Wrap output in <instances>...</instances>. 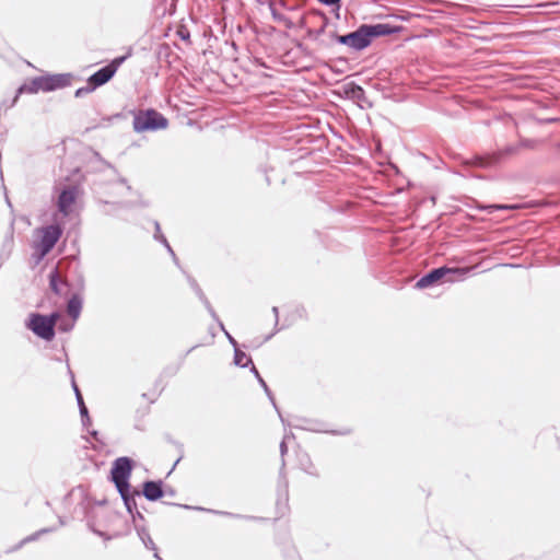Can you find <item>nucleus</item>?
Returning a JSON list of instances; mask_svg holds the SVG:
<instances>
[{
	"mask_svg": "<svg viewBox=\"0 0 560 560\" xmlns=\"http://www.w3.org/2000/svg\"><path fill=\"white\" fill-rule=\"evenodd\" d=\"M401 25L390 23H362L354 31L342 34L340 45L347 46L353 51L366 49L374 39L400 33Z\"/></svg>",
	"mask_w": 560,
	"mask_h": 560,
	"instance_id": "1",
	"label": "nucleus"
},
{
	"mask_svg": "<svg viewBox=\"0 0 560 560\" xmlns=\"http://www.w3.org/2000/svg\"><path fill=\"white\" fill-rule=\"evenodd\" d=\"M136 466L135 459L129 456L117 457L109 470L108 479L112 481L119 493L122 502L130 505L129 494L139 491L130 482L132 470Z\"/></svg>",
	"mask_w": 560,
	"mask_h": 560,
	"instance_id": "2",
	"label": "nucleus"
},
{
	"mask_svg": "<svg viewBox=\"0 0 560 560\" xmlns=\"http://www.w3.org/2000/svg\"><path fill=\"white\" fill-rule=\"evenodd\" d=\"M128 113L132 116V129L136 133L165 130L170 124L165 115L152 107L130 108Z\"/></svg>",
	"mask_w": 560,
	"mask_h": 560,
	"instance_id": "3",
	"label": "nucleus"
},
{
	"mask_svg": "<svg viewBox=\"0 0 560 560\" xmlns=\"http://www.w3.org/2000/svg\"><path fill=\"white\" fill-rule=\"evenodd\" d=\"M468 270L465 267H448L446 265L430 269L421 276L415 288L419 290L433 288L444 282H453L455 279L463 280L467 276Z\"/></svg>",
	"mask_w": 560,
	"mask_h": 560,
	"instance_id": "4",
	"label": "nucleus"
},
{
	"mask_svg": "<svg viewBox=\"0 0 560 560\" xmlns=\"http://www.w3.org/2000/svg\"><path fill=\"white\" fill-rule=\"evenodd\" d=\"M106 168L110 170L115 175L118 173L117 168L110 162L103 159L100 152L88 148L84 170L75 167L71 176L80 182H88L89 174L101 173Z\"/></svg>",
	"mask_w": 560,
	"mask_h": 560,
	"instance_id": "5",
	"label": "nucleus"
},
{
	"mask_svg": "<svg viewBox=\"0 0 560 560\" xmlns=\"http://www.w3.org/2000/svg\"><path fill=\"white\" fill-rule=\"evenodd\" d=\"M520 153L521 149L518 143H509L495 151L476 155L474 158V163L480 168H491L501 165Z\"/></svg>",
	"mask_w": 560,
	"mask_h": 560,
	"instance_id": "6",
	"label": "nucleus"
},
{
	"mask_svg": "<svg viewBox=\"0 0 560 560\" xmlns=\"http://www.w3.org/2000/svg\"><path fill=\"white\" fill-rule=\"evenodd\" d=\"M24 324L36 337L45 341H52L56 336V329L52 328L50 320H46L44 314L37 312L30 313Z\"/></svg>",
	"mask_w": 560,
	"mask_h": 560,
	"instance_id": "7",
	"label": "nucleus"
},
{
	"mask_svg": "<svg viewBox=\"0 0 560 560\" xmlns=\"http://www.w3.org/2000/svg\"><path fill=\"white\" fill-rule=\"evenodd\" d=\"M74 183L62 187L58 195L57 207L63 217H69L73 212L79 196L83 192L81 182L73 178Z\"/></svg>",
	"mask_w": 560,
	"mask_h": 560,
	"instance_id": "8",
	"label": "nucleus"
},
{
	"mask_svg": "<svg viewBox=\"0 0 560 560\" xmlns=\"http://www.w3.org/2000/svg\"><path fill=\"white\" fill-rule=\"evenodd\" d=\"M35 232L38 234V238L34 244L50 253L62 236L63 225L62 223L54 222L36 229Z\"/></svg>",
	"mask_w": 560,
	"mask_h": 560,
	"instance_id": "9",
	"label": "nucleus"
},
{
	"mask_svg": "<svg viewBox=\"0 0 560 560\" xmlns=\"http://www.w3.org/2000/svg\"><path fill=\"white\" fill-rule=\"evenodd\" d=\"M296 423L291 424L295 429L312 431V432H323L331 435H349L352 433L350 428H343L341 430H328L326 428L325 422L316 419H307V418H296Z\"/></svg>",
	"mask_w": 560,
	"mask_h": 560,
	"instance_id": "10",
	"label": "nucleus"
},
{
	"mask_svg": "<svg viewBox=\"0 0 560 560\" xmlns=\"http://www.w3.org/2000/svg\"><path fill=\"white\" fill-rule=\"evenodd\" d=\"M165 482L162 479H145L141 483L139 498L144 497L150 502H156L165 497Z\"/></svg>",
	"mask_w": 560,
	"mask_h": 560,
	"instance_id": "11",
	"label": "nucleus"
},
{
	"mask_svg": "<svg viewBox=\"0 0 560 560\" xmlns=\"http://www.w3.org/2000/svg\"><path fill=\"white\" fill-rule=\"evenodd\" d=\"M45 75V84H46V93L54 92L57 90H62L72 84V80L74 78L73 73H50L44 72Z\"/></svg>",
	"mask_w": 560,
	"mask_h": 560,
	"instance_id": "12",
	"label": "nucleus"
},
{
	"mask_svg": "<svg viewBox=\"0 0 560 560\" xmlns=\"http://www.w3.org/2000/svg\"><path fill=\"white\" fill-rule=\"evenodd\" d=\"M163 503L164 504H168V505H173V506H177V508H182V509H185V510L202 511V512H208V513H212V514H217V515H221V516H226V517H233V518H237V520H249V521H261V520H264L262 517L236 514V513L226 512V511H218V510H212V509H206V508H202V506H194V505L173 503V502H163Z\"/></svg>",
	"mask_w": 560,
	"mask_h": 560,
	"instance_id": "13",
	"label": "nucleus"
},
{
	"mask_svg": "<svg viewBox=\"0 0 560 560\" xmlns=\"http://www.w3.org/2000/svg\"><path fill=\"white\" fill-rule=\"evenodd\" d=\"M343 94L347 98L362 104H369L365 90L354 81H350L342 86Z\"/></svg>",
	"mask_w": 560,
	"mask_h": 560,
	"instance_id": "14",
	"label": "nucleus"
},
{
	"mask_svg": "<svg viewBox=\"0 0 560 560\" xmlns=\"http://www.w3.org/2000/svg\"><path fill=\"white\" fill-rule=\"evenodd\" d=\"M330 25V20L326 14H322V25L314 28H306V38L317 42L320 46L330 47V43L322 39L320 36L326 33V28Z\"/></svg>",
	"mask_w": 560,
	"mask_h": 560,
	"instance_id": "15",
	"label": "nucleus"
},
{
	"mask_svg": "<svg viewBox=\"0 0 560 560\" xmlns=\"http://www.w3.org/2000/svg\"><path fill=\"white\" fill-rule=\"evenodd\" d=\"M115 73L105 65L98 70H96L94 73H92L88 80L91 82V84L98 89L109 82L114 78Z\"/></svg>",
	"mask_w": 560,
	"mask_h": 560,
	"instance_id": "16",
	"label": "nucleus"
},
{
	"mask_svg": "<svg viewBox=\"0 0 560 560\" xmlns=\"http://www.w3.org/2000/svg\"><path fill=\"white\" fill-rule=\"evenodd\" d=\"M68 313L73 322H77L83 308V295L80 292H73L67 301Z\"/></svg>",
	"mask_w": 560,
	"mask_h": 560,
	"instance_id": "17",
	"label": "nucleus"
},
{
	"mask_svg": "<svg viewBox=\"0 0 560 560\" xmlns=\"http://www.w3.org/2000/svg\"><path fill=\"white\" fill-rule=\"evenodd\" d=\"M250 373L254 375V377L257 380L258 384L261 386V388L264 389L266 396L268 397V399L270 400L271 405L273 406V408L276 409V411L278 412L280 419H281V422L285 425V421L277 406V402H276V398L271 392V389L269 388L268 384L266 383V381L264 380V377L260 375L259 371L257 370V368L252 364V368H250Z\"/></svg>",
	"mask_w": 560,
	"mask_h": 560,
	"instance_id": "18",
	"label": "nucleus"
},
{
	"mask_svg": "<svg viewBox=\"0 0 560 560\" xmlns=\"http://www.w3.org/2000/svg\"><path fill=\"white\" fill-rule=\"evenodd\" d=\"M135 529L137 532V535H138L139 539L144 545V547L147 549L153 551V557L154 558H159V549H158L155 542L153 541V539H152L148 528L145 526H142V525H135Z\"/></svg>",
	"mask_w": 560,
	"mask_h": 560,
	"instance_id": "19",
	"label": "nucleus"
},
{
	"mask_svg": "<svg viewBox=\"0 0 560 560\" xmlns=\"http://www.w3.org/2000/svg\"><path fill=\"white\" fill-rule=\"evenodd\" d=\"M23 94H36L34 85H32V78H28L21 83L14 92L8 107H14Z\"/></svg>",
	"mask_w": 560,
	"mask_h": 560,
	"instance_id": "20",
	"label": "nucleus"
},
{
	"mask_svg": "<svg viewBox=\"0 0 560 560\" xmlns=\"http://www.w3.org/2000/svg\"><path fill=\"white\" fill-rule=\"evenodd\" d=\"M137 498H139V491L137 492H133L131 494H129V499H130V506L129 504H127L126 502H124V505L126 508V511L128 512V514L131 516L132 518V522L136 524L137 521H144V515L142 514L141 511H139L138 509V504H137Z\"/></svg>",
	"mask_w": 560,
	"mask_h": 560,
	"instance_id": "21",
	"label": "nucleus"
},
{
	"mask_svg": "<svg viewBox=\"0 0 560 560\" xmlns=\"http://www.w3.org/2000/svg\"><path fill=\"white\" fill-rule=\"evenodd\" d=\"M153 237H154L155 241L160 242L166 248V250L172 256L173 261L175 262V265L179 266L178 258H177L175 252L173 250L172 246L170 245L167 238L162 233L161 225H160V223L158 221H154V234H153Z\"/></svg>",
	"mask_w": 560,
	"mask_h": 560,
	"instance_id": "22",
	"label": "nucleus"
},
{
	"mask_svg": "<svg viewBox=\"0 0 560 560\" xmlns=\"http://www.w3.org/2000/svg\"><path fill=\"white\" fill-rule=\"evenodd\" d=\"M56 530V527H45V528H42L28 536H26L25 538H23L16 546H14L10 551H16L19 549H21L24 545L28 544V542H33V541H36L37 539H39L40 536L45 535V534H48V533H52Z\"/></svg>",
	"mask_w": 560,
	"mask_h": 560,
	"instance_id": "23",
	"label": "nucleus"
},
{
	"mask_svg": "<svg viewBox=\"0 0 560 560\" xmlns=\"http://www.w3.org/2000/svg\"><path fill=\"white\" fill-rule=\"evenodd\" d=\"M233 363L238 368H252L253 360L250 355H248L246 352L242 351L240 347L234 349V357H233Z\"/></svg>",
	"mask_w": 560,
	"mask_h": 560,
	"instance_id": "24",
	"label": "nucleus"
},
{
	"mask_svg": "<svg viewBox=\"0 0 560 560\" xmlns=\"http://www.w3.org/2000/svg\"><path fill=\"white\" fill-rule=\"evenodd\" d=\"M48 283H49V289L51 290V292L54 294H56L58 296H62L63 295L62 282H61L60 278H59L57 269H52L48 273Z\"/></svg>",
	"mask_w": 560,
	"mask_h": 560,
	"instance_id": "25",
	"label": "nucleus"
},
{
	"mask_svg": "<svg viewBox=\"0 0 560 560\" xmlns=\"http://www.w3.org/2000/svg\"><path fill=\"white\" fill-rule=\"evenodd\" d=\"M299 463H300V467L303 471H305L306 474H308L311 476L319 477L318 470H317L316 466L314 465V463L312 462L308 454L304 453L303 455H301L299 458Z\"/></svg>",
	"mask_w": 560,
	"mask_h": 560,
	"instance_id": "26",
	"label": "nucleus"
},
{
	"mask_svg": "<svg viewBox=\"0 0 560 560\" xmlns=\"http://www.w3.org/2000/svg\"><path fill=\"white\" fill-rule=\"evenodd\" d=\"M270 14L276 22L283 23L287 28L291 30L294 27V23L284 14H282L273 2H268Z\"/></svg>",
	"mask_w": 560,
	"mask_h": 560,
	"instance_id": "27",
	"label": "nucleus"
},
{
	"mask_svg": "<svg viewBox=\"0 0 560 560\" xmlns=\"http://www.w3.org/2000/svg\"><path fill=\"white\" fill-rule=\"evenodd\" d=\"M80 417L83 429L86 430V432L91 435L92 439L95 441H98V431L94 429H90L92 425V418L90 417L89 409L84 408L83 410H80Z\"/></svg>",
	"mask_w": 560,
	"mask_h": 560,
	"instance_id": "28",
	"label": "nucleus"
},
{
	"mask_svg": "<svg viewBox=\"0 0 560 560\" xmlns=\"http://www.w3.org/2000/svg\"><path fill=\"white\" fill-rule=\"evenodd\" d=\"M68 368V373L71 377V386H72V389L74 392V395H75V399H77V404H78V407H79V411L80 410H83L84 408H88L85 402H84V399H83V396H82V393L78 386V384L75 383V380H74V374L73 372L71 371L69 364L67 365Z\"/></svg>",
	"mask_w": 560,
	"mask_h": 560,
	"instance_id": "29",
	"label": "nucleus"
},
{
	"mask_svg": "<svg viewBox=\"0 0 560 560\" xmlns=\"http://www.w3.org/2000/svg\"><path fill=\"white\" fill-rule=\"evenodd\" d=\"M179 370H180V363L166 365L162 370V372L158 378V383L164 381L165 378H171V377L175 376Z\"/></svg>",
	"mask_w": 560,
	"mask_h": 560,
	"instance_id": "30",
	"label": "nucleus"
},
{
	"mask_svg": "<svg viewBox=\"0 0 560 560\" xmlns=\"http://www.w3.org/2000/svg\"><path fill=\"white\" fill-rule=\"evenodd\" d=\"M131 56V48L127 54L117 56L112 59L106 66L116 74L119 67Z\"/></svg>",
	"mask_w": 560,
	"mask_h": 560,
	"instance_id": "31",
	"label": "nucleus"
},
{
	"mask_svg": "<svg viewBox=\"0 0 560 560\" xmlns=\"http://www.w3.org/2000/svg\"><path fill=\"white\" fill-rule=\"evenodd\" d=\"M271 312L275 315V327H273V330L265 337L264 341L270 340L277 332H279L280 330H282L287 327L284 325L279 326V307L272 306Z\"/></svg>",
	"mask_w": 560,
	"mask_h": 560,
	"instance_id": "32",
	"label": "nucleus"
},
{
	"mask_svg": "<svg viewBox=\"0 0 560 560\" xmlns=\"http://www.w3.org/2000/svg\"><path fill=\"white\" fill-rule=\"evenodd\" d=\"M186 277H187V281L189 283V287L195 292V294L198 296L200 302L206 301L207 296L203 293V291L200 288V285L198 284V282L196 281V279L194 277H191L190 275H186Z\"/></svg>",
	"mask_w": 560,
	"mask_h": 560,
	"instance_id": "33",
	"label": "nucleus"
},
{
	"mask_svg": "<svg viewBox=\"0 0 560 560\" xmlns=\"http://www.w3.org/2000/svg\"><path fill=\"white\" fill-rule=\"evenodd\" d=\"M167 442L172 443L173 445H175L179 451H180V455L178 456V458L175 460V463L173 464L172 468L170 469V471L167 472L166 477H168L173 471L174 469L176 468V466L178 465V463L183 459L184 457V444L178 442V441H175L173 440L171 436H167L166 438Z\"/></svg>",
	"mask_w": 560,
	"mask_h": 560,
	"instance_id": "34",
	"label": "nucleus"
},
{
	"mask_svg": "<svg viewBox=\"0 0 560 560\" xmlns=\"http://www.w3.org/2000/svg\"><path fill=\"white\" fill-rule=\"evenodd\" d=\"M517 143H518L521 151L524 149L534 150L539 144V140L530 139V138H520Z\"/></svg>",
	"mask_w": 560,
	"mask_h": 560,
	"instance_id": "35",
	"label": "nucleus"
},
{
	"mask_svg": "<svg viewBox=\"0 0 560 560\" xmlns=\"http://www.w3.org/2000/svg\"><path fill=\"white\" fill-rule=\"evenodd\" d=\"M32 85L36 91V94L39 92L46 93V84H45V75L44 73L37 77L32 78Z\"/></svg>",
	"mask_w": 560,
	"mask_h": 560,
	"instance_id": "36",
	"label": "nucleus"
},
{
	"mask_svg": "<svg viewBox=\"0 0 560 560\" xmlns=\"http://www.w3.org/2000/svg\"><path fill=\"white\" fill-rule=\"evenodd\" d=\"M34 252L32 254V260L35 265H38L49 253L45 249L39 248L37 245H33Z\"/></svg>",
	"mask_w": 560,
	"mask_h": 560,
	"instance_id": "37",
	"label": "nucleus"
},
{
	"mask_svg": "<svg viewBox=\"0 0 560 560\" xmlns=\"http://www.w3.org/2000/svg\"><path fill=\"white\" fill-rule=\"evenodd\" d=\"M96 89L91 84V82L86 79V84L75 90L74 97L80 98L86 94L94 92Z\"/></svg>",
	"mask_w": 560,
	"mask_h": 560,
	"instance_id": "38",
	"label": "nucleus"
},
{
	"mask_svg": "<svg viewBox=\"0 0 560 560\" xmlns=\"http://www.w3.org/2000/svg\"><path fill=\"white\" fill-rule=\"evenodd\" d=\"M279 448H280V455H281V468H280V476H281L282 471L284 469V466H285L284 456L288 454V451H289L287 442L284 440H282L280 442Z\"/></svg>",
	"mask_w": 560,
	"mask_h": 560,
	"instance_id": "39",
	"label": "nucleus"
},
{
	"mask_svg": "<svg viewBox=\"0 0 560 560\" xmlns=\"http://www.w3.org/2000/svg\"><path fill=\"white\" fill-rule=\"evenodd\" d=\"M203 304V306L206 307V310L208 311L209 315L212 317L213 320H219V316L217 314V312L214 311V308L212 307L210 301L208 300V298L206 299V301H202L201 302Z\"/></svg>",
	"mask_w": 560,
	"mask_h": 560,
	"instance_id": "40",
	"label": "nucleus"
},
{
	"mask_svg": "<svg viewBox=\"0 0 560 560\" xmlns=\"http://www.w3.org/2000/svg\"><path fill=\"white\" fill-rule=\"evenodd\" d=\"M75 287H77L75 292H80L82 294L84 291V288H85V280H84V276L82 273L78 275Z\"/></svg>",
	"mask_w": 560,
	"mask_h": 560,
	"instance_id": "41",
	"label": "nucleus"
},
{
	"mask_svg": "<svg viewBox=\"0 0 560 560\" xmlns=\"http://www.w3.org/2000/svg\"><path fill=\"white\" fill-rule=\"evenodd\" d=\"M74 323L73 319L69 323V322H62L60 325H59V330L62 331V332H69L73 329L74 327Z\"/></svg>",
	"mask_w": 560,
	"mask_h": 560,
	"instance_id": "42",
	"label": "nucleus"
},
{
	"mask_svg": "<svg viewBox=\"0 0 560 560\" xmlns=\"http://www.w3.org/2000/svg\"><path fill=\"white\" fill-rule=\"evenodd\" d=\"M44 317H46V320H50L52 324V328H55L56 322L60 317V314L58 311H54L50 314H46V315L44 314Z\"/></svg>",
	"mask_w": 560,
	"mask_h": 560,
	"instance_id": "43",
	"label": "nucleus"
},
{
	"mask_svg": "<svg viewBox=\"0 0 560 560\" xmlns=\"http://www.w3.org/2000/svg\"><path fill=\"white\" fill-rule=\"evenodd\" d=\"M112 205H115V206H118V207L125 208V209H131V208L137 207L136 201H120V202H113Z\"/></svg>",
	"mask_w": 560,
	"mask_h": 560,
	"instance_id": "44",
	"label": "nucleus"
},
{
	"mask_svg": "<svg viewBox=\"0 0 560 560\" xmlns=\"http://www.w3.org/2000/svg\"><path fill=\"white\" fill-rule=\"evenodd\" d=\"M319 3L327 7H337L338 9L341 5V0H317Z\"/></svg>",
	"mask_w": 560,
	"mask_h": 560,
	"instance_id": "45",
	"label": "nucleus"
},
{
	"mask_svg": "<svg viewBox=\"0 0 560 560\" xmlns=\"http://www.w3.org/2000/svg\"><path fill=\"white\" fill-rule=\"evenodd\" d=\"M224 336L226 337L229 343L233 347V349L240 347L238 342L236 341V339L229 332V331H225L223 332Z\"/></svg>",
	"mask_w": 560,
	"mask_h": 560,
	"instance_id": "46",
	"label": "nucleus"
},
{
	"mask_svg": "<svg viewBox=\"0 0 560 560\" xmlns=\"http://www.w3.org/2000/svg\"><path fill=\"white\" fill-rule=\"evenodd\" d=\"M328 36H329V38H330L332 42H335V43H337V44H340V39H338V38H340V37H341V35H340V34H338V32H337L336 30L330 31V32L328 33Z\"/></svg>",
	"mask_w": 560,
	"mask_h": 560,
	"instance_id": "47",
	"label": "nucleus"
},
{
	"mask_svg": "<svg viewBox=\"0 0 560 560\" xmlns=\"http://www.w3.org/2000/svg\"><path fill=\"white\" fill-rule=\"evenodd\" d=\"M164 490H165V495H168V497H175L176 495V490L173 487L167 486L166 483H165Z\"/></svg>",
	"mask_w": 560,
	"mask_h": 560,
	"instance_id": "48",
	"label": "nucleus"
},
{
	"mask_svg": "<svg viewBox=\"0 0 560 560\" xmlns=\"http://www.w3.org/2000/svg\"><path fill=\"white\" fill-rule=\"evenodd\" d=\"M182 40L187 42L190 39V34L188 31H182L178 33Z\"/></svg>",
	"mask_w": 560,
	"mask_h": 560,
	"instance_id": "49",
	"label": "nucleus"
},
{
	"mask_svg": "<svg viewBox=\"0 0 560 560\" xmlns=\"http://www.w3.org/2000/svg\"><path fill=\"white\" fill-rule=\"evenodd\" d=\"M88 525L94 534H96L100 537H105V534L102 530L95 529L90 523H88Z\"/></svg>",
	"mask_w": 560,
	"mask_h": 560,
	"instance_id": "50",
	"label": "nucleus"
},
{
	"mask_svg": "<svg viewBox=\"0 0 560 560\" xmlns=\"http://www.w3.org/2000/svg\"><path fill=\"white\" fill-rule=\"evenodd\" d=\"M208 332H209V335L211 336V342H210V343H212V342H213V339H214V338H215V336H217V332H215V330H214L213 326H210V327L208 328Z\"/></svg>",
	"mask_w": 560,
	"mask_h": 560,
	"instance_id": "51",
	"label": "nucleus"
},
{
	"mask_svg": "<svg viewBox=\"0 0 560 560\" xmlns=\"http://www.w3.org/2000/svg\"><path fill=\"white\" fill-rule=\"evenodd\" d=\"M128 115H130V114L128 113V109H126L121 113L114 115V118H126Z\"/></svg>",
	"mask_w": 560,
	"mask_h": 560,
	"instance_id": "52",
	"label": "nucleus"
},
{
	"mask_svg": "<svg viewBox=\"0 0 560 560\" xmlns=\"http://www.w3.org/2000/svg\"><path fill=\"white\" fill-rule=\"evenodd\" d=\"M298 26H299L300 28H307V27H306V19H305V18H301V19L299 20V22H298Z\"/></svg>",
	"mask_w": 560,
	"mask_h": 560,
	"instance_id": "53",
	"label": "nucleus"
},
{
	"mask_svg": "<svg viewBox=\"0 0 560 560\" xmlns=\"http://www.w3.org/2000/svg\"><path fill=\"white\" fill-rule=\"evenodd\" d=\"M214 322L218 324V327L220 328V330H221L222 332L228 331V330H226V328H225V326H224V324H223V322H222L220 318H219V320H214Z\"/></svg>",
	"mask_w": 560,
	"mask_h": 560,
	"instance_id": "54",
	"label": "nucleus"
},
{
	"mask_svg": "<svg viewBox=\"0 0 560 560\" xmlns=\"http://www.w3.org/2000/svg\"><path fill=\"white\" fill-rule=\"evenodd\" d=\"M154 386H155L156 388H159V387H160L159 395L164 390V387H165V385L163 384V381H162V382H160V383H158V380L155 381Z\"/></svg>",
	"mask_w": 560,
	"mask_h": 560,
	"instance_id": "55",
	"label": "nucleus"
},
{
	"mask_svg": "<svg viewBox=\"0 0 560 560\" xmlns=\"http://www.w3.org/2000/svg\"><path fill=\"white\" fill-rule=\"evenodd\" d=\"M11 100H3L0 104L1 106V109L4 108V109H9L10 107H8V105L10 104Z\"/></svg>",
	"mask_w": 560,
	"mask_h": 560,
	"instance_id": "56",
	"label": "nucleus"
},
{
	"mask_svg": "<svg viewBox=\"0 0 560 560\" xmlns=\"http://www.w3.org/2000/svg\"><path fill=\"white\" fill-rule=\"evenodd\" d=\"M555 150H556L555 159H559V158H560V142H558V143L556 144Z\"/></svg>",
	"mask_w": 560,
	"mask_h": 560,
	"instance_id": "57",
	"label": "nucleus"
},
{
	"mask_svg": "<svg viewBox=\"0 0 560 560\" xmlns=\"http://www.w3.org/2000/svg\"><path fill=\"white\" fill-rule=\"evenodd\" d=\"M137 207L147 208V207H149V202L144 201V200H139L137 202Z\"/></svg>",
	"mask_w": 560,
	"mask_h": 560,
	"instance_id": "58",
	"label": "nucleus"
},
{
	"mask_svg": "<svg viewBox=\"0 0 560 560\" xmlns=\"http://www.w3.org/2000/svg\"><path fill=\"white\" fill-rule=\"evenodd\" d=\"M283 492H284V499L288 500V481L284 479V489H283Z\"/></svg>",
	"mask_w": 560,
	"mask_h": 560,
	"instance_id": "59",
	"label": "nucleus"
},
{
	"mask_svg": "<svg viewBox=\"0 0 560 560\" xmlns=\"http://www.w3.org/2000/svg\"><path fill=\"white\" fill-rule=\"evenodd\" d=\"M291 438L294 439V434L292 432L284 434L282 440H284L287 442V440L291 439Z\"/></svg>",
	"mask_w": 560,
	"mask_h": 560,
	"instance_id": "60",
	"label": "nucleus"
},
{
	"mask_svg": "<svg viewBox=\"0 0 560 560\" xmlns=\"http://www.w3.org/2000/svg\"><path fill=\"white\" fill-rule=\"evenodd\" d=\"M199 346H200V345H195V346H192L190 349H188V350H187V352H186V354H185V355L189 354L191 351H194V350H195L196 348H198Z\"/></svg>",
	"mask_w": 560,
	"mask_h": 560,
	"instance_id": "61",
	"label": "nucleus"
},
{
	"mask_svg": "<svg viewBox=\"0 0 560 560\" xmlns=\"http://www.w3.org/2000/svg\"><path fill=\"white\" fill-rule=\"evenodd\" d=\"M118 183H120L122 185H127V179L125 177H119Z\"/></svg>",
	"mask_w": 560,
	"mask_h": 560,
	"instance_id": "62",
	"label": "nucleus"
},
{
	"mask_svg": "<svg viewBox=\"0 0 560 560\" xmlns=\"http://www.w3.org/2000/svg\"><path fill=\"white\" fill-rule=\"evenodd\" d=\"M97 505H105L106 504V500H101V501H97L96 502Z\"/></svg>",
	"mask_w": 560,
	"mask_h": 560,
	"instance_id": "63",
	"label": "nucleus"
},
{
	"mask_svg": "<svg viewBox=\"0 0 560 560\" xmlns=\"http://www.w3.org/2000/svg\"><path fill=\"white\" fill-rule=\"evenodd\" d=\"M296 47H298V48H300L301 50H304V49H305V48H304V45H303V44H301V43H299V44L296 45Z\"/></svg>",
	"mask_w": 560,
	"mask_h": 560,
	"instance_id": "64",
	"label": "nucleus"
}]
</instances>
